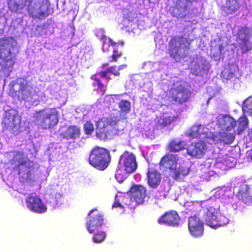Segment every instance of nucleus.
Instances as JSON below:
<instances>
[{
    "mask_svg": "<svg viewBox=\"0 0 252 252\" xmlns=\"http://www.w3.org/2000/svg\"><path fill=\"white\" fill-rule=\"evenodd\" d=\"M206 149V144L203 141L191 143L186 149L188 155L198 158L202 157L204 155Z\"/></svg>",
    "mask_w": 252,
    "mask_h": 252,
    "instance_id": "nucleus-17",
    "label": "nucleus"
},
{
    "mask_svg": "<svg viewBox=\"0 0 252 252\" xmlns=\"http://www.w3.org/2000/svg\"><path fill=\"white\" fill-rule=\"evenodd\" d=\"M33 122L42 129H52L59 123V112L56 107L40 109L34 113Z\"/></svg>",
    "mask_w": 252,
    "mask_h": 252,
    "instance_id": "nucleus-3",
    "label": "nucleus"
},
{
    "mask_svg": "<svg viewBox=\"0 0 252 252\" xmlns=\"http://www.w3.org/2000/svg\"><path fill=\"white\" fill-rule=\"evenodd\" d=\"M146 189L140 185L132 186L129 191V195L137 203L140 204L143 202L146 196Z\"/></svg>",
    "mask_w": 252,
    "mask_h": 252,
    "instance_id": "nucleus-21",
    "label": "nucleus"
},
{
    "mask_svg": "<svg viewBox=\"0 0 252 252\" xmlns=\"http://www.w3.org/2000/svg\"><path fill=\"white\" fill-rule=\"evenodd\" d=\"M118 106L120 112L125 114L129 113L131 109L130 102L128 100H122L119 102Z\"/></svg>",
    "mask_w": 252,
    "mask_h": 252,
    "instance_id": "nucleus-34",
    "label": "nucleus"
},
{
    "mask_svg": "<svg viewBox=\"0 0 252 252\" xmlns=\"http://www.w3.org/2000/svg\"><path fill=\"white\" fill-rule=\"evenodd\" d=\"M213 140L217 143H223L225 144H230L233 142L235 135L233 133L227 132H219L212 135Z\"/></svg>",
    "mask_w": 252,
    "mask_h": 252,
    "instance_id": "nucleus-24",
    "label": "nucleus"
},
{
    "mask_svg": "<svg viewBox=\"0 0 252 252\" xmlns=\"http://www.w3.org/2000/svg\"><path fill=\"white\" fill-rule=\"evenodd\" d=\"M237 121L230 116H225L223 119V126L227 131L233 129L236 126Z\"/></svg>",
    "mask_w": 252,
    "mask_h": 252,
    "instance_id": "nucleus-32",
    "label": "nucleus"
},
{
    "mask_svg": "<svg viewBox=\"0 0 252 252\" xmlns=\"http://www.w3.org/2000/svg\"><path fill=\"white\" fill-rule=\"evenodd\" d=\"M113 208H123L124 207L121 204V203L120 202L119 200H118V197L116 196V198L115 199V200L112 205Z\"/></svg>",
    "mask_w": 252,
    "mask_h": 252,
    "instance_id": "nucleus-40",
    "label": "nucleus"
},
{
    "mask_svg": "<svg viewBox=\"0 0 252 252\" xmlns=\"http://www.w3.org/2000/svg\"><path fill=\"white\" fill-rule=\"evenodd\" d=\"M188 227L189 231L192 236L199 237L203 235V222L196 216L190 217L189 218Z\"/></svg>",
    "mask_w": 252,
    "mask_h": 252,
    "instance_id": "nucleus-15",
    "label": "nucleus"
},
{
    "mask_svg": "<svg viewBox=\"0 0 252 252\" xmlns=\"http://www.w3.org/2000/svg\"><path fill=\"white\" fill-rule=\"evenodd\" d=\"M99 76V72L91 75V79L93 80L92 85L96 90L105 91L108 81L106 84L103 83Z\"/></svg>",
    "mask_w": 252,
    "mask_h": 252,
    "instance_id": "nucleus-28",
    "label": "nucleus"
},
{
    "mask_svg": "<svg viewBox=\"0 0 252 252\" xmlns=\"http://www.w3.org/2000/svg\"><path fill=\"white\" fill-rule=\"evenodd\" d=\"M241 0H224L219 3L220 8L226 16L237 12L241 6Z\"/></svg>",
    "mask_w": 252,
    "mask_h": 252,
    "instance_id": "nucleus-19",
    "label": "nucleus"
},
{
    "mask_svg": "<svg viewBox=\"0 0 252 252\" xmlns=\"http://www.w3.org/2000/svg\"><path fill=\"white\" fill-rule=\"evenodd\" d=\"M146 175L147 183L150 188L155 189L160 185L161 174L157 169L152 167H149Z\"/></svg>",
    "mask_w": 252,
    "mask_h": 252,
    "instance_id": "nucleus-18",
    "label": "nucleus"
},
{
    "mask_svg": "<svg viewBox=\"0 0 252 252\" xmlns=\"http://www.w3.org/2000/svg\"><path fill=\"white\" fill-rule=\"evenodd\" d=\"M217 47L219 52L216 55L213 54V56L215 58L220 59L221 58L222 54L223 53L224 47L222 44H218L216 46Z\"/></svg>",
    "mask_w": 252,
    "mask_h": 252,
    "instance_id": "nucleus-38",
    "label": "nucleus"
},
{
    "mask_svg": "<svg viewBox=\"0 0 252 252\" xmlns=\"http://www.w3.org/2000/svg\"><path fill=\"white\" fill-rule=\"evenodd\" d=\"M200 135V132L197 131V129L194 130L193 128L189 132V135L191 137H196Z\"/></svg>",
    "mask_w": 252,
    "mask_h": 252,
    "instance_id": "nucleus-41",
    "label": "nucleus"
},
{
    "mask_svg": "<svg viewBox=\"0 0 252 252\" xmlns=\"http://www.w3.org/2000/svg\"><path fill=\"white\" fill-rule=\"evenodd\" d=\"M102 42V49L103 52H107L109 51V46L113 47V53L110 56V63L116 62L118 59L123 56L122 48L124 43L123 41L115 42L112 39L106 37L105 35H102L100 38Z\"/></svg>",
    "mask_w": 252,
    "mask_h": 252,
    "instance_id": "nucleus-11",
    "label": "nucleus"
},
{
    "mask_svg": "<svg viewBox=\"0 0 252 252\" xmlns=\"http://www.w3.org/2000/svg\"><path fill=\"white\" fill-rule=\"evenodd\" d=\"M22 156H23V154L21 152H17L16 155H15L14 158L12 160L11 163L14 164L16 162L17 160H18L19 162L18 164L17 165L16 167L19 169H21V167L24 166L26 170H28V172H29L31 171V169L33 167V163L29 159H22L19 161L17 159V157H21Z\"/></svg>",
    "mask_w": 252,
    "mask_h": 252,
    "instance_id": "nucleus-27",
    "label": "nucleus"
},
{
    "mask_svg": "<svg viewBox=\"0 0 252 252\" xmlns=\"http://www.w3.org/2000/svg\"><path fill=\"white\" fill-rule=\"evenodd\" d=\"M251 187L244 185L241 186L236 196L238 199L241 200L244 203L249 205H252V192Z\"/></svg>",
    "mask_w": 252,
    "mask_h": 252,
    "instance_id": "nucleus-22",
    "label": "nucleus"
},
{
    "mask_svg": "<svg viewBox=\"0 0 252 252\" xmlns=\"http://www.w3.org/2000/svg\"><path fill=\"white\" fill-rule=\"evenodd\" d=\"M242 110L244 113L252 115V97H249L244 101Z\"/></svg>",
    "mask_w": 252,
    "mask_h": 252,
    "instance_id": "nucleus-35",
    "label": "nucleus"
},
{
    "mask_svg": "<svg viewBox=\"0 0 252 252\" xmlns=\"http://www.w3.org/2000/svg\"><path fill=\"white\" fill-rule=\"evenodd\" d=\"M126 67V64H124V65H120L119 68H118L119 70L122 69L123 68V67Z\"/></svg>",
    "mask_w": 252,
    "mask_h": 252,
    "instance_id": "nucleus-43",
    "label": "nucleus"
},
{
    "mask_svg": "<svg viewBox=\"0 0 252 252\" xmlns=\"http://www.w3.org/2000/svg\"><path fill=\"white\" fill-rule=\"evenodd\" d=\"M235 76V74L233 72H229L226 77L227 79H230Z\"/></svg>",
    "mask_w": 252,
    "mask_h": 252,
    "instance_id": "nucleus-42",
    "label": "nucleus"
},
{
    "mask_svg": "<svg viewBox=\"0 0 252 252\" xmlns=\"http://www.w3.org/2000/svg\"><path fill=\"white\" fill-rule=\"evenodd\" d=\"M205 220L207 225L215 228L224 226L228 222V219L221 213L209 211L206 212Z\"/></svg>",
    "mask_w": 252,
    "mask_h": 252,
    "instance_id": "nucleus-13",
    "label": "nucleus"
},
{
    "mask_svg": "<svg viewBox=\"0 0 252 252\" xmlns=\"http://www.w3.org/2000/svg\"><path fill=\"white\" fill-rule=\"evenodd\" d=\"M9 9L15 13H21L26 8L29 15L33 18L44 19L49 15V0H9Z\"/></svg>",
    "mask_w": 252,
    "mask_h": 252,
    "instance_id": "nucleus-1",
    "label": "nucleus"
},
{
    "mask_svg": "<svg viewBox=\"0 0 252 252\" xmlns=\"http://www.w3.org/2000/svg\"><path fill=\"white\" fill-rule=\"evenodd\" d=\"M137 167L135 155L126 151L121 156L115 177L119 182H122L125 179L126 173H132Z\"/></svg>",
    "mask_w": 252,
    "mask_h": 252,
    "instance_id": "nucleus-5",
    "label": "nucleus"
},
{
    "mask_svg": "<svg viewBox=\"0 0 252 252\" xmlns=\"http://www.w3.org/2000/svg\"><path fill=\"white\" fill-rule=\"evenodd\" d=\"M189 168L188 166L185 165H180L178 168L173 170L174 179L177 180L181 177H184L187 175L189 172Z\"/></svg>",
    "mask_w": 252,
    "mask_h": 252,
    "instance_id": "nucleus-31",
    "label": "nucleus"
},
{
    "mask_svg": "<svg viewBox=\"0 0 252 252\" xmlns=\"http://www.w3.org/2000/svg\"><path fill=\"white\" fill-rule=\"evenodd\" d=\"M177 116H161L156 123L155 127L158 130L162 129L164 127L170 126L173 122L177 120Z\"/></svg>",
    "mask_w": 252,
    "mask_h": 252,
    "instance_id": "nucleus-26",
    "label": "nucleus"
},
{
    "mask_svg": "<svg viewBox=\"0 0 252 252\" xmlns=\"http://www.w3.org/2000/svg\"><path fill=\"white\" fill-rule=\"evenodd\" d=\"M80 134V128L76 125L69 126L60 133V136L67 140L78 138Z\"/></svg>",
    "mask_w": 252,
    "mask_h": 252,
    "instance_id": "nucleus-23",
    "label": "nucleus"
},
{
    "mask_svg": "<svg viewBox=\"0 0 252 252\" xmlns=\"http://www.w3.org/2000/svg\"><path fill=\"white\" fill-rule=\"evenodd\" d=\"M178 159V157L177 155H167L161 158L159 164L165 166L170 170L173 171L176 169Z\"/></svg>",
    "mask_w": 252,
    "mask_h": 252,
    "instance_id": "nucleus-25",
    "label": "nucleus"
},
{
    "mask_svg": "<svg viewBox=\"0 0 252 252\" xmlns=\"http://www.w3.org/2000/svg\"><path fill=\"white\" fill-rule=\"evenodd\" d=\"M88 220L86 222V227L90 233L104 224V216L96 209L92 210L88 214Z\"/></svg>",
    "mask_w": 252,
    "mask_h": 252,
    "instance_id": "nucleus-12",
    "label": "nucleus"
},
{
    "mask_svg": "<svg viewBox=\"0 0 252 252\" xmlns=\"http://www.w3.org/2000/svg\"><path fill=\"white\" fill-rule=\"evenodd\" d=\"M3 130H9L13 132L19 130L21 125V118L17 111L10 109L5 111L1 122Z\"/></svg>",
    "mask_w": 252,
    "mask_h": 252,
    "instance_id": "nucleus-10",
    "label": "nucleus"
},
{
    "mask_svg": "<svg viewBox=\"0 0 252 252\" xmlns=\"http://www.w3.org/2000/svg\"><path fill=\"white\" fill-rule=\"evenodd\" d=\"M27 208L31 212L37 214H43L47 211L46 206L43 203L41 199L32 195H28L25 199Z\"/></svg>",
    "mask_w": 252,
    "mask_h": 252,
    "instance_id": "nucleus-14",
    "label": "nucleus"
},
{
    "mask_svg": "<svg viewBox=\"0 0 252 252\" xmlns=\"http://www.w3.org/2000/svg\"><path fill=\"white\" fill-rule=\"evenodd\" d=\"M108 73H111L115 76H119L120 73L116 66H111L108 67L106 70L101 71L99 72V76L101 78L106 79L107 81L110 80V78L107 76Z\"/></svg>",
    "mask_w": 252,
    "mask_h": 252,
    "instance_id": "nucleus-30",
    "label": "nucleus"
},
{
    "mask_svg": "<svg viewBox=\"0 0 252 252\" xmlns=\"http://www.w3.org/2000/svg\"><path fill=\"white\" fill-rule=\"evenodd\" d=\"M191 94L189 89L180 84L174 85L168 91L167 95L172 104L181 106L189 101Z\"/></svg>",
    "mask_w": 252,
    "mask_h": 252,
    "instance_id": "nucleus-8",
    "label": "nucleus"
},
{
    "mask_svg": "<svg viewBox=\"0 0 252 252\" xmlns=\"http://www.w3.org/2000/svg\"><path fill=\"white\" fill-rule=\"evenodd\" d=\"M185 144L183 141L171 140L167 145L168 150L171 152H178L185 149Z\"/></svg>",
    "mask_w": 252,
    "mask_h": 252,
    "instance_id": "nucleus-29",
    "label": "nucleus"
},
{
    "mask_svg": "<svg viewBox=\"0 0 252 252\" xmlns=\"http://www.w3.org/2000/svg\"><path fill=\"white\" fill-rule=\"evenodd\" d=\"M246 142L247 143L252 142V127L248 131L247 135L246 136Z\"/></svg>",
    "mask_w": 252,
    "mask_h": 252,
    "instance_id": "nucleus-39",
    "label": "nucleus"
},
{
    "mask_svg": "<svg viewBox=\"0 0 252 252\" xmlns=\"http://www.w3.org/2000/svg\"><path fill=\"white\" fill-rule=\"evenodd\" d=\"M191 40L183 35L171 37L168 43V53L170 56L176 60L180 57L179 51L181 49L188 51L190 49Z\"/></svg>",
    "mask_w": 252,
    "mask_h": 252,
    "instance_id": "nucleus-9",
    "label": "nucleus"
},
{
    "mask_svg": "<svg viewBox=\"0 0 252 252\" xmlns=\"http://www.w3.org/2000/svg\"><path fill=\"white\" fill-rule=\"evenodd\" d=\"M16 41L12 36H4L0 38V71L9 74L15 63L14 50Z\"/></svg>",
    "mask_w": 252,
    "mask_h": 252,
    "instance_id": "nucleus-2",
    "label": "nucleus"
},
{
    "mask_svg": "<svg viewBox=\"0 0 252 252\" xmlns=\"http://www.w3.org/2000/svg\"><path fill=\"white\" fill-rule=\"evenodd\" d=\"M108 63H105V64H102V66H103V67H105V66H108Z\"/></svg>",
    "mask_w": 252,
    "mask_h": 252,
    "instance_id": "nucleus-44",
    "label": "nucleus"
},
{
    "mask_svg": "<svg viewBox=\"0 0 252 252\" xmlns=\"http://www.w3.org/2000/svg\"><path fill=\"white\" fill-rule=\"evenodd\" d=\"M238 38L241 40L240 46L244 51L247 52L252 49V44L249 41L250 34L249 30L246 28H242L238 32Z\"/></svg>",
    "mask_w": 252,
    "mask_h": 252,
    "instance_id": "nucleus-20",
    "label": "nucleus"
},
{
    "mask_svg": "<svg viewBox=\"0 0 252 252\" xmlns=\"http://www.w3.org/2000/svg\"><path fill=\"white\" fill-rule=\"evenodd\" d=\"M110 161V152L105 148L95 147L90 152L89 157V163L99 170L106 169Z\"/></svg>",
    "mask_w": 252,
    "mask_h": 252,
    "instance_id": "nucleus-7",
    "label": "nucleus"
},
{
    "mask_svg": "<svg viewBox=\"0 0 252 252\" xmlns=\"http://www.w3.org/2000/svg\"><path fill=\"white\" fill-rule=\"evenodd\" d=\"M12 87L10 89V94L20 100L31 99L34 95V90L32 86L30 85L27 79L23 77L17 78L11 82Z\"/></svg>",
    "mask_w": 252,
    "mask_h": 252,
    "instance_id": "nucleus-6",
    "label": "nucleus"
},
{
    "mask_svg": "<svg viewBox=\"0 0 252 252\" xmlns=\"http://www.w3.org/2000/svg\"><path fill=\"white\" fill-rule=\"evenodd\" d=\"M95 135L102 140H107L119 131L117 122L113 118L103 117L95 122Z\"/></svg>",
    "mask_w": 252,
    "mask_h": 252,
    "instance_id": "nucleus-4",
    "label": "nucleus"
},
{
    "mask_svg": "<svg viewBox=\"0 0 252 252\" xmlns=\"http://www.w3.org/2000/svg\"><path fill=\"white\" fill-rule=\"evenodd\" d=\"M250 159L251 161H252V153L250 156Z\"/></svg>",
    "mask_w": 252,
    "mask_h": 252,
    "instance_id": "nucleus-45",
    "label": "nucleus"
},
{
    "mask_svg": "<svg viewBox=\"0 0 252 252\" xmlns=\"http://www.w3.org/2000/svg\"><path fill=\"white\" fill-rule=\"evenodd\" d=\"M237 134H240L247 127L249 124V120L247 116L244 114L239 118L237 122Z\"/></svg>",
    "mask_w": 252,
    "mask_h": 252,
    "instance_id": "nucleus-33",
    "label": "nucleus"
},
{
    "mask_svg": "<svg viewBox=\"0 0 252 252\" xmlns=\"http://www.w3.org/2000/svg\"><path fill=\"white\" fill-rule=\"evenodd\" d=\"M180 217L178 213L175 211L166 212L160 217L158 222L159 224H165L170 226H178L179 223Z\"/></svg>",
    "mask_w": 252,
    "mask_h": 252,
    "instance_id": "nucleus-16",
    "label": "nucleus"
},
{
    "mask_svg": "<svg viewBox=\"0 0 252 252\" xmlns=\"http://www.w3.org/2000/svg\"><path fill=\"white\" fill-rule=\"evenodd\" d=\"M84 131L86 134L91 135L94 131V126L90 121H87L83 126Z\"/></svg>",
    "mask_w": 252,
    "mask_h": 252,
    "instance_id": "nucleus-36",
    "label": "nucleus"
},
{
    "mask_svg": "<svg viewBox=\"0 0 252 252\" xmlns=\"http://www.w3.org/2000/svg\"><path fill=\"white\" fill-rule=\"evenodd\" d=\"M105 237V233L103 231H99L94 235L93 240L95 243H100L104 241Z\"/></svg>",
    "mask_w": 252,
    "mask_h": 252,
    "instance_id": "nucleus-37",
    "label": "nucleus"
}]
</instances>
